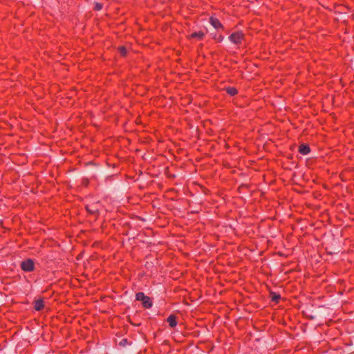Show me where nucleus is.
I'll list each match as a JSON object with an SVG mask.
<instances>
[{
	"label": "nucleus",
	"instance_id": "ddd939ff",
	"mask_svg": "<svg viewBox=\"0 0 354 354\" xmlns=\"http://www.w3.org/2000/svg\"><path fill=\"white\" fill-rule=\"evenodd\" d=\"M102 8H103V5L101 3H99V2L95 3V6H94L95 10L100 11L102 9Z\"/></svg>",
	"mask_w": 354,
	"mask_h": 354
},
{
	"label": "nucleus",
	"instance_id": "0eeeda50",
	"mask_svg": "<svg viewBox=\"0 0 354 354\" xmlns=\"http://www.w3.org/2000/svg\"><path fill=\"white\" fill-rule=\"evenodd\" d=\"M167 322L171 328H174L177 326V317L174 314H171L167 319Z\"/></svg>",
	"mask_w": 354,
	"mask_h": 354
},
{
	"label": "nucleus",
	"instance_id": "f257e3e1",
	"mask_svg": "<svg viewBox=\"0 0 354 354\" xmlns=\"http://www.w3.org/2000/svg\"><path fill=\"white\" fill-rule=\"evenodd\" d=\"M136 299L142 301V305L145 308H150L153 305L152 299L142 292L136 294Z\"/></svg>",
	"mask_w": 354,
	"mask_h": 354
},
{
	"label": "nucleus",
	"instance_id": "423d86ee",
	"mask_svg": "<svg viewBox=\"0 0 354 354\" xmlns=\"http://www.w3.org/2000/svg\"><path fill=\"white\" fill-rule=\"evenodd\" d=\"M298 151L302 155H307L310 152V146L308 144H301L299 146Z\"/></svg>",
	"mask_w": 354,
	"mask_h": 354
},
{
	"label": "nucleus",
	"instance_id": "4468645a",
	"mask_svg": "<svg viewBox=\"0 0 354 354\" xmlns=\"http://www.w3.org/2000/svg\"><path fill=\"white\" fill-rule=\"evenodd\" d=\"M127 343H128V340H127V339H123L120 342V345H122V346H125Z\"/></svg>",
	"mask_w": 354,
	"mask_h": 354
},
{
	"label": "nucleus",
	"instance_id": "f03ea898",
	"mask_svg": "<svg viewBox=\"0 0 354 354\" xmlns=\"http://www.w3.org/2000/svg\"><path fill=\"white\" fill-rule=\"evenodd\" d=\"M21 269L26 272H31L35 270V263L32 259L28 258L20 263Z\"/></svg>",
	"mask_w": 354,
	"mask_h": 354
},
{
	"label": "nucleus",
	"instance_id": "39448f33",
	"mask_svg": "<svg viewBox=\"0 0 354 354\" xmlns=\"http://www.w3.org/2000/svg\"><path fill=\"white\" fill-rule=\"evenodd\" d=\"M45 307L44 299L40 298L34 301V309L36 311H41Z\"/></svg>",
	"mask_w": 354,
	"mask_h": 354
},
{
	"label": "nucleus",
	"instance_id": "9b49d317",
	"mask_svg": "<svg viewBox=\"0 0 354 354\" xmlns=\"http://www.w3.org/2000/svg\"><path fill=\"white\" fill-rule=\"evenodd\" d=\"M118 52L122 57H126L127 55V50L124 46H120L118 47Z\"/></svg>",
	"mask_w": 354,
	"mask_h": 354
},
{
	"label": "nucleus",
	"instance_id": "9d476101",
	"mask_svg": "<svg viewBox=\"0 0 354 354\" xmlns=\"http://www.w3.org/2000/svg\"><path fill=\"white\" fill-rule=\"evenodd\" d=\"M225 91L230 96H234L238 94V90L235 87H227L225 88Z\"/></svg>",
	"mask_w": 354,
	"mask_h": 354
},
{
	"label": "nucleus",
	"instance_id": "2eb2a0df",
	"mask_svg": "<svg viewBox=\"0 0 354 354\" xmlns=\"http://www.w3.org/2000/svg\"><path fill=\"white\" fill-rule=\"evenodd\" d=\"M86 211H87L88 212H89L90 214H93L95 213V211H93V210L91 209L88 205L86 207Z\"/></svg>",
	"mask_w": 354,
	"mask_h": 354
},
{
	"label": "nucleus",
	"instance_id": "f8f14e48",
	"mask_svg": "<svg viewBox=\"0 0 354 354\" xmlns=\"http://www.w3.org/2000/svg\"><path fill=\"white\" fill-rule=\"evenodd\" d=\"M213 39L216 41L217 42H221L223 41V39H224V37L219 34V35H217L216 34L214 37H213Z\"/></svg>",
	"mask_w": 354,
	"mask_h": 354
},
{
	"label": "nucleus",
	"instance_id": "6e6552de",
	"mask_svg": "<svg viewBox=\"0 0 354 354\" xmlns=\"http://www.w3.org/2000/svg\"><path fill=\"white\" fill-rule=\"evenodd\" d=\"M205 34L203 31H198V32H192L189 36V38L190 39H197L198 40H202L203 37H205Z\"/></svg>",
	"mask_w": 354,
	"mask_h": 354
},
{
	"label": "nucleus",
	"instance_id": "7ed1b4c3",
	"mask_svg": "<svg viewBox=\"0 0 354 354\" xmlns=\"http://www.w3.org/2000/svg\"><path fill=\"white\" fill-rule=\"evenodd\" d=\"M245 36L243 31L239 30L232 33L228 38L232 43L236 45H241L245 40Z\"/></svg>",
	"mask_w": 354,
	"mask_h": 354
},
{
	"label": "nucleus",
	"instance_id": "20e7f679",
	"mask_svg": "<svg viewBox=\"0 0 354 354\" xmlns=\"http://www.w3.org/2000/svg\"><path fill=\"white\" fill-rule=\"evenodd\" d=\"M209 22L216 30H218L220 29H224L223 25L221 24L220 20L216 17L211 16L209 19Z\"/></svg>",
	"mask_w": 354,
	"mask_h": 354
},
{
	"label": "nucleus",
	"instance_id": "1a4fd4ad",
	"mask_svg": "<svg viewBox=\"0 0 354 354\" xmlns=\"http://www.w3.org/2000/svg\"><path fill=\"white\" fill-rule=\"evenodd\" d=\"M269 297L271 299L272 301H274L276 304L279 303L281 299V296L279 294L276 293L275 292H270Z\"/></svg>",
	"mask_w": 354,
	"mask_h": 354
}]
</instances>
